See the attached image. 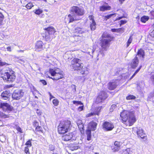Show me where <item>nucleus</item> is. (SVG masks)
<instances>
[{
	"label": "nucleus",
	"instance_id": "1",
	"mask_svg": "<svg viewBox=\"0 0 154 154\" xmlns=\"http://www.w3.org/2000/svg\"><path fill=\"white\" fill-rule=\"evenodd\" d=\"M69 12L71 13L75 14L72 15L69 14L68 15L69 23L80 20V18L78 17L84 15L85 13V11L83 7L73 6L71 7Z\"/></svg>",
	"mask_w": 154,
	"mask_h": 154
},
{
	"label": "nucleus",
	"instance_id": "2",
	"mask_svg": "<svg viewBox=\"0 0 154 154\" xmlns=\"http://www.w3.org/2000/svg\"><path fill=\"white\" fill-rule=\"evenodd\" d=\"M115 37L106 33L103 32L99 40V45L101 49L106 51L110 45V42L114 40Z\"/></svg>",
	"mask_w": 154,
	"mask_h": 154
},
{
	"label": "nucleus",
	"instance_id": "3",
	"mask_svg": "<svg viewBox=\"0 0 154 154\" xmlns=\"http://www.w3.org/2000/svg\"><path fill=\"white\" fill-rule=\"evenodd\" d=\"M1 77L4 81L9 82H12L15 81L16 75L15 72L12 69L8 67Z\"/></svg>",
	"mask_w": 154,
	"mask_h": 154
},
{
	"label": "nucleus",
	"instance_id": "4",
	"mask_svg": "<svg viewBox=\"0 0 154 154\" xmlns=\"http://www.w3.org/2000/svg\"><path fill=\"white\" fill-rule=\"evenodd\" d=\"M49 72L53 78L49 77L53 80L57 81L64 78V74L63 71L60 69L57 68L54 69L50 68L49 70Z\"/></svg>",
	"mask_w": 154,
	"mask_h": 154
},
{
	"label": "nucleus",
	"instance_id": "5",
	"mask_svg": "<svg viewBox=\"0 0 154 154\" xmlns=\"http://www.w3.org/2000/svg\"><path fill=\"white\" fill-rule=\"evenodd\" d=\"M81 60L77 58H73L71 61L70 66L74 71L81 70L82 69L83 66Z\"/></svg>",
	"mask_w": 154,
	"mask_h": 154
},
{
	"label": "nucleus",
	"instance_id": "6",
	"mask_svg": "<svg viewBox=\"0 0 154 154\" xmlns=\"http://www.w3.org/2000/svg\"><path fill=\"white\" fill-rule=\"evenodd\" d=\"M108 97V94L105 91L103 90L101 91L98 93L94 102L95 103L97 104L101 103L106 99Z\"/></svg>",
	"mask_w": 154,
	"mask_h": 154
},
{
	"label": "nucleus",
	"instance_id": "7",
	"mask_svg": "<svg viewBox=\"0 0 154 154\" xmlns=\"http://www.w3.org/2000/svg\"><path fill=\"white\" fill-rule=\"evenodd\" d=\"M24 93L21 90H15L12 94V97L13 100H18L22 98Z\"/></svg>",
	"mask_w": 154,
	"mask_h": 154
},
{
	"label": "nucleus",
	"instance_id": "8",
	"mask_svg": "<svg viewBox=\"0 0 154 154\" xmlns=\"http://www.w3.org/2000/svg\"><path fill=\"white\" fill-rule=\"evenodd\" d=\"M103 108L102 106H97L94 108L93 112L89 113L86 115V118L91 117L92 116L97 115L99 116L101 112V109Z\"/></svg>",
	"mask_w": 154,
	"mask_h": 154
},
{
	"label": "nucleus",
	"instance_id": "9",
	"mask_svg": "<svg viewBox=\"0 0 154 154\" xmlns=\"http://www.w3.org/2000/svg\"><path fill=\"white\" fill-rule=\"evenodd\" d=\"M131 114V112L126 110H124L122 112L120 116L121 118V120L124 123H126L128 119Z\"/></svg>",
	"mask_w": 154,
	"mask_h": 154
},
{
	"label": "nucleus",
	"instance_id": "10",
	"mask_svg": "<svg viewBox=\"0 0 154 154\" xmlns=\"http://www.w3.org/2000/svg\"><path fill=\"white\" fill-rule=\"evenodd\" d=\"M97 126H88L86 131V134L87 135V140L90 141L91 140V131H94L96 129Z\"/></svg>",
	"mask_w": 154,
	"mask_h": 154
},
{
	"label": "nucleus",
	"instance_id": "11",
	"mask_svg": "<svg viewBox=\"0 0 154 154\" xmlns=\"http://www.w3.org/2000/svg\"><path fill=\"white\" fill-rule=\"evenodd\" d=\"M35 48L37 51H40L43 50L45 48V46L42 41L38 40L36 42Z\"/></svg>",
	"mask_w": 154,
	"mask_h": 154
},
{
	"label": "nucleus",
	"instance_id": "12",
	"mask_svg": "<svg viewBox=\"0 0 154 154\" xmlns=\"http://www.w3.org/2000/svg\"><path fill=\"white\" fill-rule=\"evenodd\" d=\"M75 138V135L72 132L69 133L68 134L63 135L62 137V140L66 141H68L72 139H74Z\"/></svg>",
	"mask_w": 154,
	"mask_h": 154
},
{
	"label": "nucleus",
	"instance_id": "13",
	"mask_svg": "<svg viewBox=\"0 0 154 154\" xmlns=\"http://www.w3.org/2000/svg\"><path fill=\"white\" fill-rule=\"evenodd\" d=\"M0 108L2 109L4 111H11L13 108L7 103H1L0 104Z\"/></svg>",
	"mask_w": 154,
	"mask_h": 154
},
{
	"label": "nucleus",
	"instance_id": "14",
	"mask_svg": "<svg viewBox=\"0 0 154 154\" xmlns=\"http://www.w3.org/2000/svg\"><path fill=\"white\" fill-rule=\"evenodd\" d=\"M139 60L138 57L135 56L130 63V65L131 68L135 69L138 65Z\"/></svg>",
	"mask_w": 154,
	"mask_h": 154
},
{
	"label": "nucleus",
	"instance_id": "15",
	"mask_svg": "<svg viewBox=\"0 0 154 154\" xmlns=\"http://www.w3.org/2000/svg\"><path fill=\"white\" fill-rule=\"evenodd\" d=\"M112 80L111 82H109L107 84V88L109 90H114L117 86L116 80Z\"/></svg>",
	"mask_w": 154,
	"mask_h": 154
},
{
	"label": "nucleus",
	"instance_id": "16",
	"mask_svg": "<svg viewBox=\"0 0 154 154\" xmlns=\"http://www.w3.org/2000/svg\"><path fill=\"white\" fill-rule=\"evenodd\" d=\"M68 130L67 126H58L57 131L59 134H63L66 133Z\"/></svg>",
	"mask_w": 154,
	"mask_h": 154
},
{
	"label": "nucleus",
	"instance_id": "17",
	"mask_svg": "<svg viewBox=\"0 0 154 154\" xmlns=\"http://www.w3.org/2000/svg\"><path fill=\"white\" fill-rule=\"evenodd\" d=\"M137 56L139 59L143 60L145 56V51L142 48L139 49L137 52L135 56L137 57Z\"/></svg>",
	"mask_w": 154,
	"mask_h": 154
},
{
	"label": "nucleus",
	"instance_id": "18",
	"mask_svg": "<svg viewBox=\"0 0 154 154\" xmlns=\"http://www.w3.org/2000/svg\"><path fill=\"white\" fill-rule=\"evenodd\" d=\"M88 18L90 20L92 21L90 24L91 29L92 30H94L96 29L97 25L94 19V16L92 15H90L88 16Z\"/></svg>",
	"mask_w": 154,
	"mask_h": 154
},
{
	"label": "nucleus",
	"instance_id": "19",
	"mask_svg": "<svg viewBox=\"0 0 154 154\" xmlns=\"http://www.w3.org/2000/svg\"><path fill=\"white\" fill-rule=\"evenodd\" d=\"M122 144V143L120 141H115L114 143L115 146L112 148L113 151L114 152L118 151L120 149Z\"/></svg>",
	"mask_w": 154,
	"mask_h": 154
},
{
	"label": "nucleus",
	"instance_id": "20",
	"mask_svg": "<svg viewBox=\"0 0 154 154\" xmlns=\"http://www.w3.org/2000/svg\"><path fill=\"white\" fill-rule=\"evenodd\" d=\"M138 136L142 139H147L146 135L144 133V131L142 129L139 128L138 129L137 132Z\"/></svg>",
	"mask_w": 154,
	"mask_h": 154
},
{
	"label": "nucleus",
	"instance_id": "21",
	"mask_svg": "<svg viewBox=\"0 0 154 154\" xmlns=\"http://www.w3.org/2000/svg\"><path fill=\"white\" fill-rule=\"evenodd\" d=\"M11 91H3L1 95V96L4 100H9V97L10 96Z\"/></svg>",
	"mask_w": 154,
	"mask_h": 154
},
{
	"label": "nucleus",
	"instance_id": "22",
	"mask_svg": "<svg viewBox=\"0 0 154 154\" xmlns=\"http://www.w3.org/2000/svg\"><path fill=\"white\" fill-rule=\"evenodd\" d=\"M42 35L43 39L46 42H50L52 40V38L51 37V35L46 32L42 33Z\"/></svg>",
	"mask_w": 154,
	"mask_h": 154
},
{
	"label": "nucleus",
	"instance_id": "23",
	"mask_svg": "<svg viewBox=\"0 0 154 154\" xmlns=\"http://www.w3.org/2000/svg\"><path fill=\"white\" fill-rule=\"evenodd\" d=\"M44 29L46 30L47 32H48L51 35H54L56 32L55 29L53 26H49L45 28Z\"/></svg>",
	"mask_w": 154,
	"mask_h": 154
},
{
	"label": "nucleus",
	"instance_id": "24",
	"mask_svg": "<svg viewBox=\"0 0 154 154\" xmlns=\"http://www.w3.org/2000/svg\"><path fill=\"white\" fill-rule=\"evenodd\" d=\"M82 30V28L79 27H77L75 28L73 32V33L75 36H79L80 34H82L83 33Z\"/></svg>",
	"mask_w": 154,
	"mask_h": 154
},
{
	"label": "nucleus",
	"instance_id": "25",
	"mask_svg": "<svg viewBox=\"0 0 154 154\" xmlns=\"http://www.w3.org/2000/svg\"><path fill=\"white\" fill-rule=\"evenodd\" d=\"M99 11L102 12L110 10L111 9V7L109 5H102L99 7Z\"/></svg>",
	"mask_w": 154,
	"mask_h": 154
},
{
	"label": "nucleus",
	"instance_id": "26",
	"mask_svg": "<svg viewBox=\"0 0 154 154\" xmlns=\"http://www.w3.org/2000/svg\"><path fill=\"white\" fill-rule=\"evenodd\" d=\"M128 120V122L129 124V125H132L136 121V118L134 116L132 115V113L129 117Z\"/></svg>",
	"mask_w": 154,
	"mask_h": 154
},
{
	"label": "nucleus",
	"instance_id": "27",
	"mask_svg": "<svg viewBox=\"0 0 154 154\" xmlns=\"http://www.w3.org/2000/svg\"><path fill=\"white\" fill-rule=\"evenodd\" d=\"M114 128V126H103V128L105 131H111Z\"/></svg>",
	"mask_w": 154,
	"mask_h": 154
},
{
	"label": "nucleus",
	"instance_id": "28",
	"mask_svg": "<svg viewBox=\"0 0 154 154\" xmlns=\"http://www.w3.org/2000/svg\"><path fill=\"white\" fill-rule=\"evenodd\" d=\"M114 15V17H116V14L114 13L108 14L107 15L103 16V19L104 20H107L109 19L113 16Z\"/></svg>",
	"mask_w": 154,
	"mask_h": 154
},
{
	"label": "nucleus",
	"instance_id": "29",
	"mask_svg": "<svg viewBox=\"0 0 154 154\" xmlns=\"http://www.w3.org/2000/svg\"><path fill=\"white\" fill-rule=\"evenodd\" d=\"M69 149L72 151L77 150L79 148V146L76 145H70L69 147Z\"/></svg>",
	"mask_w": 154,
	"mask_h": 154
},
{
	"label": "nucleus",
	"instance_id": "30",
	"mask_svg": "<svg viewBox=\"0 0 154 154\" xmlns=\"http://www.w3.org/2000/svg\"><path fill=\"white\" fill-rule=\"evenodd\" d=\"M5 18V16L3 14L0 12V26L3 25V21Z\"/></svg>",
	"mask_w": 154,
	"mask_h": 154
},
{
	"label": "nucleus",
	"instance_id": "31",
	"mask_svg": "<svg viewBox=\"0 0 154 154\" xmlns=\"http://www.w3.org/2000/svg\"><path fill=\"white\" fill-rule=\"evenodd\" d=\"M149 19V17L148 16H143L141 18L140 20L142 22L145 23L146 21L148 20Z\"/></svg>",
	"mask_w": 154,
	"mask_h": 154
},
{
	"label": "nucleus",
	"instance_id": "32",
	"mask_svg": "<svg viewBox=\"0 0 154 154\" xmlns=\"http://www.w3.org/2000/svg\"><path fill=\"white\" fill-rule=\"evenodd\" d=\"M34 12L36 14L39 15L43 12V11L42 10L38 8V9H35L34 11Z\"/></svg>",
	"mask_w": 154,
	"mask_h": 154
},
{
	"label": "nucleus",
	"instance_id": "33",
	"mask_svg": "<svg viewBox=\"0 0 154 154\" xmlns=\"http://www.w3.org/2000/svg\"><path fill=\"white\" fill-rule=\"evenodd\" d=\"M9 115H6L2 112H0V118H6L9 117Z\"/></svg>",
	"mask_w": 154,
	"mask_h": 154
},
{
	"label": "nucleus",
	"instance_id": "34",
	"mask_svg": "<svg viewBox=\"0 0 154 154\" xmlns=\"http://www.w3.org/2000/svg\"><path fill=\"white\" fill-rule=\"evenodd\" d=\"M133 40V38L132 36H130L129 37L127 43H126V47L128 48L130 45V44L132 42Z\"/></svg>",
	"mask_w": 154,
	"mask_h": 154
},
{
	"label": "nucleus",
	"instance_id": "35",
	"mask_svg": "<svg viewBox=\"0 0 154 154\" xmlns=\"http://www.w3.org/2000/svg\"><path fill=\"white\" fill-rule=\"evenodd\" d=\"M136 97L133 95L129 94L126 97V99L128 100H134L136 99Z\"/></svg>",
	"mask_w": 154,
	"mask_h": 154
},
{
	"label": "nucleus",
	"instance_id": "36",
	"mask_svg": "<svg viewBox=\"0 0 154 154\" xmlns=\"http://www.w3.org/2000/svg\"><path fill=\"white\" fill-rule=\"evenodd\" d=\"M32 140V139L29 140L28 141H26V143L25 144V145L26 146L25 147H30L32 146L31 141Z\"/></svg>",
	"mask_w": 154,
	"mask_h": 154
},
{
	"label": "nucleus",
	"instance_id": "37",
	"mask_svg": "<svg viewBox=\"0 0 154 154\" xmlns=\"http://www.w3.org/2000/svg\"><path fill=\"white\" fill-rule=\"evenodd\" d=\"M59 101L57 98L54 99L52 100V103L55 106H57L59 104Z\"/></svg>",
	"mask_w": 154,
	"mask_h": 154
},
{
	"label": "nucleus",
	"instance_id": "38",
	"mask_svg": "<svg viewBox=\"0 0 154 154\" xmlns=\"http://www.w3.org/2000/svg\"><path fill=\"white\" fill-rule=\"evenodd\" d=\"M34 5L31 2H29L25 6L28 9H31Z\"/></svg>",
	"mask_w": 154,
	"mask_h": 154
},
{
	"label": "nucleus",
	"instance_id": "39",
	"mask_svg": "<svg viewBox=\"0 0 154 154\" xmlns=\"http://www.w3.org/2000/svg\"><path fill=\"white\" fill-rule=\"evenodd\" d=\"M80 133L82 134L84 133V126H78Z\"/></svg>",
	"mask_w": 154,
	"mask_h": 154
},
{
	"label": "nucleus",
	"instance_id": "40",
	"mask_svg": "<svg viewBox=\"0 0 154 154\" xmlns=\"http://www.w3.org/2000/svg\"><path fill=\"white\" fill-rule=\"evenodd\" d=\"M29 147H25L24 149V152L26 154H30L29 152Z\"/></svg>",
	"mask_w": 154,
	"mask_h": 154
},
{
	"label": "nucleus",
	"instance_id": "41",
	"mask_svg": "<svg viewBox=\"0 0 154 154\" xmlns=\"http://www.w3.org/2000/svg\"><path fill=\"white\" fill-rule=\"evenodd\" d=\"M73 103L76 105H83V103L80 101L74 100L72 101Z\"/></svg>",
	"mask_w": 154,
	"mask_h": 154
},
{
	"label": "nucleus",
	"instance_id": "42",
	"mask_svg": "<svg viewBox=\"0 0 154 154\" xmlns=\"http://www.w3.org/2000/svg\"><path fill=\"white\" fill-rule=\"evenodd\" d=\"M16 128L17 130L18 133H23V131L21 128L19 126L16 127Z\"/></svg>",
	"mask_w": 154,
	"mask_h": 154
},
{
	"label": "nucleus",
	"instance_id": "43",
	"mask_svg": "<svg viewBox=\"0 0 154 154\" xmlns=\"http://www.w3.org/2000/svg\"><path fill=\"white\" fill-rule=\"evenodd\" d=\"M35 131H36L42 132V128L40 126H37L35 128Z\"/></svg>",
	"mask_w": 154,
	"mask_h": 154
},
{
	"label": "nucleus",
	"instance_id": "44",
	"mask_svg": "<svg viewBox=\"0 0 154 154\" xmlns=\"http://www.w3.org/2000/svg\"><path fill=\"white\" fill-rule=\"evenodd\" d=\"M14 86V85L12 84H10L8 85H5V86L4 87V89L5 90L7 89L12 88Z\"/></svg>",
	"mask_w": 154,
	"mask_h": 154
},
{
	"label": "nucleus",
	"instance_id": "45",
	"mask_svg": "<svg viewBox=\"0 0 154 154\" xmlns=\"http://www.w3.org/2000/svg\"><path fill=\"white\" fill-rule=\"evenodd\" d=\"M64 125H71L70 121L68 120H66L64 121Z\"/></svg>",
	"mask_w": 154,
	"mask_h": 154
},
{
	"label": "nucleus",
	"instance_id": "46",
	"mask_svg": "<svg viewBox=\"0 0 154 154\" xmlns=\"http://www.w3.org/2000/svg\"><path fill=\"white\" fill-rule=\"evenodd\" d=\"M127 22V21L125 20H122L120 21V23H119L120 26H121L122 25L125 24Z\"/></svg>",
	"mask_w": 154,
	"mask_h": 154
},
{
	"label": "nucleus",
	"instance_id": "47",
	"mask_svg": "<svg viewBox=\"0 0 154 154\" xmlns=\"http://www.w3.org/2000/svg\"><path fill=\"white\" fill-rule=\"evenodd\" d=\"M117 32H123L124 31V28L123 27L117 29Z\"/></svg>",
	"mask_w": 154,
	"mask_h": 154
},
{
	"label": "nucleus",
	"instance_id": "48",
	"mask_svg": "<svg viewBox=\"0 0 154 154\" xmlns=\"http://www.w3.org/2000/svg\"><path fill=\"white\" fill-rule=\"evenodd\" d=\"M71 87L72 88V91L74 92H75L76 91V86L74 85H71Z\"/></svg>",
	"mask_w": 154,
	"mask_h": 154
},
{
	"label": "nucleus",
	"instance_id": "49",
	"mask_svg": "<svg viewBox=\"0 0 154 154\" xmlns=\"http://www.w3.org/2000/svg\"><path fill=\"white\" fill-rule=\"evenodd\" d=\"M9 65V64L5 62H2L1 61L0 63V66H7Z\"/></svg>",
	"mask_w": 154,
	"mask_h": 154
},
{
	"label": "nucleus",
	"instance_id": "50",
	"mask_svg": "<svg viewBox=\"0 0 154 154\" xmlns=\"http://www.w3.org/2000/svg\"><path fill=\"white\" fill-rule=\"evenodd\" d=\"M39 81L40 82H41L44 85H47V82L45 80H40Z\"/></svg>",
	"mask_w": 154,
	"mask_h": 154
},
{
	"label": "nucleus",
	"instance_id": "51",
	"mask_svg": "<svg viewBox=\"0 0 154 154\" xmlns=\"http://www.w3.org/2000/svg\"><path fill=\"white\" fill-rule=\"evenodd\" d=\"M112 125L111 122L106 121L104 122L103 125Z\"/></svg>",
	"mask_w": 154,
	"mask_h": 154
},
{
	"label": "nucleus",
	"instance_id": "52",
	"mask_svg": "<svg viewBox=\"0 0 154 154\" xmlns=\"http://www.w3.org/2000/svg\"><path fill=\"white\" fill-rule=\"evenodd\" d=\"M82 106H80L78 108V110L79 111H82L83 110V108H84V106L83 105H82Z\"/></svg>",
	"mask_w": 154,
	"mask_h": 154
},
{
	"label": "nucleus",
	"instance_id": "53",
	"mask_svg": "<svg viewBox=\"0 0 154 154\" xmlns=\"http://www.w3.org/2000/svg\"><path fill=\"white\" fill-rule=\"evenodd\" d=\"M150 14L151 18H154V11H151L150 12Z\"/></svg>",
	"mask_w": 154,
	"mask_h": 154
},
{
	"label": "nucleus",
	"instance_id": "54",
	"mask_svg": "<svg viewBox=\"0 0 154 154\" xmlns=\"http://www.w3.org/2000/svg\"><path fill=\"white\" fill-rule=\"evenodd\" d=\"M126 17L125 16H124L123 15L122 16H121V17H119L117 18L115 20V21H117V20H119L123 18H126Z\"/></svg>",
	"mask_w": 154,
	"mask_h": 154
},
{
	"label": "nucleus",
	"instance_id": "55",
	"mask_svg": "<svg viewBox=\"0 0 154 154\" xmlns=\"http://www.w3.org/2000/svg\"><path fill=\"white\" fill-rule=\"evenodd\" d=\"M150 79L153 84L154 85V74L152 75L150 77Z\"/></svg>",
	"mask_w": 154,
	"mask_h": 154
},
{
	"label": "nucleus",
	"instance_id": "56",
	"mask_svg": "<svg viewBox=\"0 0 154 154\" xmlns=\"http://www.w3.org/2000/svg\"><path fill=\"white\" fill-rule=\"evenodd\" d=\"M48 93L50 96L49 100L51 101L52 99L54 98L55 97L51 94L50 92H49Z\"/></svg>",
	"mask_w": 154,
	"mask_h": 154
},
{
	"label": "nucleus",
	"instance_id": "57",
	"mask_svg": "<svg viewBox=\"0 0 154 154\" xmlns=\"http://www.w3.org/2000/svg\"><path fill=\"white\" fill-rule=\"evenodd\" d=\"M90 125H97V124L94 122L92 121L90 123Z\"/></svg>",
	"mask_w": 154,
	"mask_h": 154
},
{
	"label": "nucleus",
	"instance_id": "58",
	"mask_svg": "<svg viewBox=\"0 0 154 154\" xmlns=\"http://www.w3.org/2000/svg\"><path fill=\"white\" fill-rule=\"evenodd\" d=\"M150 35L152 37L154 38V29L151 32Z\"/></svg>",
	"mask_w": 154,
	"mask_h": 154
},
{
	"label": "nucleus",
	"instance_id": "59",
	"mask_svg": "<svg viewBox=\"0 0 154 154\" xmlns=\"http://www.w3.org/2000/svg\"><path fill=\"white\" fill-rule=\"evenodd\" d=\"M117 29H111V31L112 32H117Z\"/></svg>",
	"mask_w": 154,
	"mask_h": 154
},
{
	"label": "nucleus",
	"instance_id": "60",
	"mask_svg": "<svg viewBox=\"0 0 154 154\" xmlns=\"http://www.w3.org/2000/svg\"><path fill=\"white\" fill-rule=\"evenodd\" d=\"M6 49H7V51H8L11 52V47H10V46L6 48Z\"/></svg>",
	"mask_w": 154,
	"mask_h": 154
},
{
	"label": "nucleus",
	"instance_id": "61",
	"mask_svg": "<svg viewBox=\"0 0 154 154\" xmlns=\"http://www.w3.org/2000/svg\"><path fill=\"white\" fill-rule=\"evenodd\" d=\"M33 125H38V123L36 121H34L33 123Z\"/></svg>",
	"mask_w": 154,
	"mask_h": 154
},
{
	"label": "nucleus",
	"instance_id": "62",
	"mask_svg": "<svg viewBox=\"0 0 154 154\" xmlns=\"http://www.w3.org/2000/svg\"><path fill=\"white\" fill-rule=\"evenodd\" d=\"M85 70H82L80 71V73H81V74L84 75V74H85Z\"/></svg>",
	"mask_w": 154,
	"mask_h": 154
},
{
	"label": "nucleus",
	"instance_id": "63",
	"mask_svg": "<svg viewBox=\"0 0 154 154\" xmlns=\"http://www.w3.org/2000/svg\"><path fill=\"white\" fill-rule=\"evenodd\" d=\"M125 0H119L120 3L121 4H122Z\"/></svg>",
	"mask_w": 154,
	"mask_h": 154
},
{
	"label": "nucleus",
	"instance_id": "64",
	"mask_svg": "<svg viewBox=\"0 0 154 154\" xmlns=\"http://www.w3.org/2000/svg\"><path fill=\"white\" fill-rule=\"evenodd\" d=\"M135 75H134V74H133L130 77V78L129 79V80H131V79L133 77H134L135 76Z\"/></svg>",
	"mask_w": 154,
	"mask_h": 154
}]
</instances>
